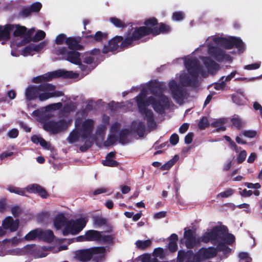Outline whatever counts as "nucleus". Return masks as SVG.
I'll list each match as a JSON object with an SVG mask.
<instances>
[{
  "label": "nucleus",
  "mask_w": 262,
  "mask_h": 262,
  "mask_svg": "<svg viewBox=\"0 0 262 262\" xmlns=\"http://www.w3.org/2000/svg\"><path fill=\"white\" fill-rule=\"evenodd\" d=\"M136 247L140 249H145L149 247L151 244L150 239H146L145 241L138 240L136 243Z\"/></svg>",
  "instance_id": "obj_32"
},
{
  "label": "nucleus",
  "mask_w": 262,
  "mask_h": 262,
  "mask_svg": "<svg viewBox=\"0 0 262 262\" xmlns=\"http://www.w3.org/2000/svg\"><path fill=\"white\" fill-rule=\"evenodd\" d=\"M202 60L204 64V67L200 66L196 58L189 57L185 58L184 64L188 74L183 72L180 74L179 80L182 85H193L198 75L206 77L208 73L213 74L219 69V65L210 58L203 57Z\"/></svg>",
  "instance_id": "obj_3"
},
{
  "label": "nucleus",
  "mask_w": 262,
  "mask_h": 262,
  "mask_svg": "<svg viewBox=\"0 0 262 262\" xmlns=\"http://www.w3.org/2000/svg\"><path fill=\"white\" fill-rule=\"evenodd\" d=\"M231 122L232 125H233L237 128H240L244 125V122L238 116L234 117L231 119Z\"/></svg>",
  "instance_id": "obj_40"
},
{
  "label": "nucleus",
  "mask_w": 262,
  "mask_h": 262,
  "mask_svg": "<svg viewBox=\"0 0 262 262\" xmlns=\"http://www.w3.org/2000/svg\"><path fill=\"white\" fill-rule=\"evenodd\" d=\"M95 41H101L103 39H105L107 38V34L104 33H102L101 31H98L96 33L94 36H90Z\"/></svg>",
  "instance_id": "obj_39"
},
{
  "label": "nucleus",
  "mask_w": 262,
  "mask_h": 262,
  "mask_svg": "<svg viewBox=\"0 0 262 262\" xmlns=\"http://www.w3.org/2000/svg\"><path fill=\"white\" fill-rule=\"evenodd\" d=\"M233 102L238 105H242L245 103L244 97L242 93H236L232 95Z\"/></svg>",
  "instance_id": "obj_35"
},
{
  "label": "nucleus",
  "mask_w": 262,
  "mask_h": 262,
  "mask_svg": "<svg viewBox=\"0 0 262 262\" xmlns=\"http://www.w3.org/2000/svg\"><path fill=\"white\" fill-rule=\"evenodd\" d=\"M48 250V248L46 247L37 248V252H34V256L36 258H41L47 256L46 251Z\"/></svg>",
  "instance_id": "obj_34"
},
{
  "label": "nucleus",
  "mask_w": 262,
  "mask_h": 262,
  "mask_svg": "<svg viewBox=\"0 0 262 262\" xmlns=\"http://www.w3.org/2000/svg\"><path fill=\"white\" fill-rule=\"evenodd\" d=\"M10 25L0 26V40L9 38L10 33Z\"/></svg>",
  "instance_id": "obj_25"
},
{
  "label": "nucleus",
  "mask_w": 262,
  "mask_h": 262,
  "mask_svg": "<svg viewBox=\"0 0 262 262\" xmlns=\"http://www.w3.org/2000/svg\"><path fill=\"white\" fill-rule=\"evenodd\" d=\"M184 236L186 239V246L188 248H193L199 242L205 243L210 242L216 245L217 248L215 249L210 247L208 248H202L195 255H193L190 251L187 253L180 251L178 252L177 262H183L185 257L187 258L186 262H200L201 260L215 256L217 250L222 251L225 254L229 253L231 249L226 245L231 244L235 241L234 235L228 233L226 228L223 226H215L208 230L198 240L196 239L195 233L191 230L185 229Z\"/></svg>",
  "instance_id": "obj_1"
},
{
  "label": "nucleus",
  "mask_w": 262,
  "mask_h": 262,
  "mask_svg": "<svg viewBox=\"0 0 262 262\" xmlns=\"http://www.w3.org/2000/svg\"><path fill=\"white\" fill-rule=\"evenodd\" d=\"M243 135L247 138H252L256 136L257 132L254 130H247L243 132Z\"/></svg>",
  "instance_id": "obj_43"
},
{
  "label": "nucleus",
  "mask_w": 262,
  "mask_h": 262,
  "mask_svg": "<svg viewBox=\"0 0 262 262\" xmlns=\"http://www.w3.org/2000/svg\"><path fill=\"white\" fill-rule=\"evenodd\" d=\"M47 45L46 41L41 42L37 45L34 44L35 52H38L41 51Z\"/></svg>",
  "instance_id": "obj_54"
},
{
  "label": "nucleus",
  "mask_w": 262,
  "mask_h": 262,
  "mask_svg": "<svg viewBox=\"0 0 262 262\" xmlns=\"http://www.w3.org/2000/svg\"><path fill=\"white\" fill-rule=\"evenodd\" d=\"M189 127V124L188 123H183L179 128V132L183 134L185 133Z\"/></svg>",
  "instance_id": "obj_61"
},
{
  "label": "nucleus",
  "mask_w": 262,
  "mask_h": 262,
  "mask_svg": "<svg viewBox=\"0 0 262 262\" xmlns=\"http://www.w3.org/2000/svg\"><path fill=\"white\" fill-rule=\"evenodd\" d=\"M105 220L100 216L93 217V225L95 227H100L105 225Z\"/></svg>",
  "instance_id": "obj_37"
},
{
  "label": "nucleus",
  "mask_w": 262,
  "mask_h": 262,
  "mask_svg": "<svg viewBox=\"0 0 262 262\" xmlns=\"http://www.w3.org/2000/svg\"><path fill=\"white\" fill-rule=\"evenodd\" d=\"M41 4L39 2H36L33 4L31 6V9L32 12H38L41 8Z\"/></svg>",
  "instance_id": "obj_52"
},
{
  "label": "nucleus",
  "mask_w": 262,
  "mask_h": 262,
  "mask_svg": "<svg viewBox=\"0 0 262 262\" xmlns=\"http://www.w3.org/2000/svg\"><path fill=\"white\" fill-rule=\"evenodd\" d=\"M25 97L27 101H31L35 99H39L38 85H29L25 90Z\"/></svg>",
  "instance_id": "obj_20"
},
{
  "label": "nucleus",
  "mask_w": 262,
  "mask_h": 262,
  "mask_svg": "<svg viewBox=\"0 0 262 262\" xmlns=\"http://www.w3.org/2000/svg\"><path fill=\"white\" fill-rule=\"evenodd\" d=\"M184 18V14L182 12H176L173 13V20L179 21L183 19Z\"/></svg>",
  "instance_id": "obj_49"
},
{
  "label": "nucleus",
  "mask_w": 262,
  "mask_h": 262,
  "mask_svg": "<svg viewBox=\"0 0 262 262\" xmlns=\"http://www.w3.org/2000/svg\"><path fill=\"white\" fill-rule=\"evenodd\" d=\"M132 129L140 135L144 129V124L140 121H134L132 125Z\"/></svg>",
  "instance_id": "obj_29"
},
{
  "label": "nucleus",
  "mask_w": 262,
  "mask_h": 262,
  "mask_svg": "<svg viewBox=\"0 0 262 262\" xmlns=\"http://www.w3.org/2000/svg\"><path fill=\"white\" fill-rule=\"evenodd\" d=\"M87 222L86 217L69 220L62 213L57 215L53 220L54 227L57 230H62V234L64 236L78 234L84 228Z\"/></svg>",
  "instance_id": "obj_7"
},
{
  "label": "nucleus",
  "mask_w": 262,
  "mask_h": 262,
  "mask_svg": "<svg viewBox=\"0 0 262 262\" xmlns=\"http://www.w3.org/2000/svg\"><path fill=\"white\" fill-rule=\"evenodd\" d=\"M110 21L115 27L118 28H124L126 26V24L123 20L116 17L110 18Z\"/></svg>",
  "instance_id": "obj_38"
},
{
  "label": "nucleus",
  "mask_w": 262,
  "mask_h": 262,
  "mask_svg": "<svg viewBox=\"0 0 262 262\" xmlns=\"http://www.w3.org/2000/svg\"><path fill=\"white\" fill-rule=\"evenodd\" d=\"M62 106V104L61 103H53L52 104H50L46 107L42 108V110H43L45 112L46 111H50L52 110H58L61 108ZM43 111H41L40 110H37L34 111L32 113V115L34 117H39L41 116L42 112Z\"/></svg>",
  "instance_id": "obj_23"
},
{
  "label": "nucleus",
  "mask_w": 262,
  "mask_h": 262,
  "mask_svg": "<svg viewBox=\"0 0 262 262\" xmlns=\"http://www.w3.org/2000/svg\"><path fill=\"white\" fill-rule=\"evenodd\" d=\"M47 45L46 41L41 42L37 45L34 44L35 52H38L41 51Z\"/></svg>",
  "instance_id": "obj_53"
},
{
  "label": "nucleus",
  "mask_w": 262,
  "mask_h": 262,
  "mask_svg": "<svg viewBox=\"0 0 262 262\" xmlns=\"http://www.w3.org/2000/svg\"><path fill=\"white\" fill-rule=\"evenodd\" d=\"M78 76V74L72 71H66L59 69L51 72L45 73L32 78V81L35 83H40L51 81L54 78L62 77L65 78H76Z\"/></svg>",
  "instance_id": "obj_11"
},
{
  "label": "nucleus",
  "mask_w": 262,
  "mask_h": 262,
  "mask_svg": "<svg viewBox=\"0 0 262 262\" xmlns=\"http://www.w3.org/2000/svg\"><path fill=\"white\" fill-rule=\"evenodd\" d=\"M169 92L176 102L182 104L187 98L186 90L179 85L176 79H171L168 82Z\"/></svg>",
  "instance_id": "obj_13"
},
{
  "label": "nucleus",
  "mask_w": 262,
  "mask_h": 262,
  "mask_svg": "<svg viewBox=\"0 0 262 262\" xmlns=\"http://www.w3.org/2000/svg\"><path fill=\"white\" fill-rule=\"evenodd\" d=\"M208 125V120L206 118H203L199 123V127L203 129H205Z\"/></svg>",
  "instance_id": "obj_48"
},
{
  "label": "nucleus",
  "mask_w": 262,
  "mask_h": 262,
  "mask_svg": "<svg viewBox=\"0 0 262 262\" xmlns=\"http://www.w3.org/2000/svg\"><path fill=\"white\" fill-rule=\"evenodd\" d=\"M105 248L103 247H96L93 249V251L95 254L102 255L105 252Z\"/></svg>",
  "instance_id": "obj_55"
},
{
  "label": "nucleus",
  "mask_w": 262,
  "mask_h": 262,
  "mask_svg": "<svg viewBox=\"0 0 262 262\" xmlns=\"http://www.w3.org/2000/svg\"><path fill=\"white\" fill-rule=\"evenodd\" d=\"M107 191H108V190L106 188L101 187V188H97L96 190H95L93 191V194L94 195H97V194L103 193H106Z\"/></svg>",
  "instance_id": "obj_59"
},
{
  "label": "nucleus",
  "mask_w": 262,
  "mask_h": 262,
  "mask_svg": "<svg viewBox=\"0 0 262 262\" xmlns=\"http://www.w3.org/2000/svg\"><path fill=\"white\" fill-rule=\"evenodd\" d=\"M26 189L27 191L31 193H38L39 195L43 198H47L48 195L46 190L40 186L36 184L28 185L26 188Z\"/></svg>",
  "instance_id": "obj_21"
},
{
  "label": "nucleus",
  "mask_w": 262,
  "mask_h": 262,
  "mask_svg": "<svg viewBox=\"0 0 262 262\" xmlns=\"http://www.w3.org/2000/svg\"><path fill=\"white\" fill-rule=\"evenodd\" d=\"M178 159L179 156L177 155L174 156L172 159H170L167 162L163 165L161 166V169L162 170H167L169 169L172 166H173L175 164V163L178 161Z\"/></svg>",
  "instance_id": "obj_36"
},
{
  "label": "nucleus",
  "mask_w": 262,
  "mask_h": 262,
  "mask_svg": "<svg viewBox=\"0 0 262 262\" xmlns=\"http://www.w3.org/2000/svg\"><path fill=\"white\" fill-rule=\"evenodd\" d=\"M253 107L256 111H259V114L262 118V106L257 102H255L253 104Z\"/></svg>",
  "instance_id": "obj_62"
},
{
  "label": "nucleus",
  "mask_w": 262,
  "mask_h": 262,
  "mask_svg": "<svg viewBox=\"0 0 262 262\" xmlns=\"http://www.w3.org/2000/svg\"><path fill=\"white\" fill-rule=\"evenodd\" d=\"M260 62L252 63L251 64L246 65L244 67V69L247 70H252L258 69L260 66Z\"/></svg>",
  "instance_id": "obj_46"
},
{
  "label": "nucleus",
  "mask_w": 262,
  "mask_h": 262,
  "mask_svg": "<svg viewBox=\"0 0 262 262\" xmlns=\"http://www.w3.org/2000/svg\"><path fill=\"white\" fill-rule=\"evenodd\" d=\"M41 235V229H36L31 231L25 236V239L28 241H31L38 238L40 239Z\"/></svg>",
  "instance_id": "obj_27"
},
{
  "label": "nucleus",
  "mask_w": 262,
  "mask_h": 262,
  "mask_svg": "<svg viewBox=\"0 0 262 262\" xmlns=\"http://www.w3.org/2000/svg\"><path fill=\"white\" fill-rule=\"evenodd\" d=\"M234 193V190L231 188H228L225 191L219 193L217 195V197L228 198Z\"/></svg>",
  "instance_id": "obj_42"
},
{
  "label": "nucleus",
  "mask_w": 262,
  "mask_h": 262,
  "mask_svg": "<svg viewBox=\"0 0 262 262\" xmlns=\"http://www.w3.org/2000/svg\"><path fill=\"white\" fill-rule=\"evenodd\" d=\"M257 157L256 154L252 152L247 159V162L249 163H253Z\"/></svg>",
  "instance_id": "obj_63"
},
{
  "label": "nucleus",
  "mask_w": 262,
  "mask_h": 262,
  "mask_svg": "<svg viewBox=\"0 0 262 262\" xmlns=\"http://www.w3.org/2000/svg\"><path fill=\"white\" fill-rule=\"evenodd\" d=\"M103 164L107 166H115L117 165V162L113 159L106 158L105 161H103Z\"/></svg>",
  "instance_id": "obj_45"
},
{
  "label": "nucleus",
  "mask_w": 262,
  "mask_h": 262,
  "mask_svg": "<svg viewBox=\"0 0 262 262\" xmlns=\"http://www.w3.org/2000/svg\"><path fill=\"white\" fill-rule=\"evenodd\" d=\"M11 211H12V213L15 216H18L21 212L20 209L18 207H14L12 208Z\"/></svg>",
  "instance_id": "obj_64"
},
{
  "label": "nucleus",
  "mask_w": 262,
  "mask_h": 262,
  "mask_svg": "<svg viewBox=\"0 0 262 262\" xmlns=\"http://www.w3.org/2000/svg\"><path fill=\"white\" fill-rule=\"evenodd\" d=\"M92 253L89 250H78L75 252V258L80 261H87L92 257Z\"/></svg>",
  "instance_id": "obj_22"
},
{
  "label": "nucleus",
  "mask_w": 262,
  "mask_h": 262,
  "mask_svg": "<svg viewBox=\"0 0 262 262\" xmlns=\"http://www.w3.org/2000/svg\"><path fill=\"white\" fill-rule=\"evenodd\" d=\"M178 239V236L176 234H172L170 236L168 248L170 251L174 252L177 250V242Z\"/></svg>",
  "instance_id": "obj_28"
},
{
  "label": "nucleus",
  "mask_w": 262,
  "mask_h": 262,
  "mask_svg": "<svg viewBox=\"0 0 262 262\" xmlns=\"http://www.w3.org/2000/svg\"><path fill=\"white\" fill-rule=\"evenodd\" d=\"M239 194L244 197H248L252 194V191L251 190H247V189H242V188L239 189Z\"/></svg>",
  "instance_id": "obj_51"
},
{
  "label": "nucleus",
  "mask_w": 262,
  "mask_h": 262,
  "mask_svg": "<svg viewBox=\"0 0 262 262\" xmlns=\"http://www.w3.org/2000/svg\"><path fill=\"white\" fill-rule=\"evenodd\" d=\"M154 255L156 257L163 258L164 256L163 249L161 248H156L154 251Z\"/></svg>",
  "instance_id": "obj_50"
},
{
  "label": "nucleus",
  "mask_w": 262,
  "mask_h": 262,
  "mask_svg": "<svg viewBox=\"0 0 262 262\" xmlns=\"http://www.w3.org/2000/svg\"><path fill=\"white\" fill-rule=\"evenodd\" d=\"M136 102L140 113L146 120L149 126L154 123V118L152 111L147 107L151 104L155 111L161 113L169 105L168 98L164 95L154 94L147 99L144 91L136 97Z\"/></svg>",
  "instance_id": "obj_5"
},
{
  "label": "nucleus",
  "mask_w": 262,
  "mask_h": 262,
  "mask_svg": "<svg viewBox=\"0 0 262 262\" xmlns=\"http://www.w3.org/2000/svg\"><path fill=\"white\" fill-rule=\"evenodd\" d=\"M99 53L100 50L97 49H95L90 52L85 53L83 58V62L86 64H91L95 58L94 56L97 55Z\"/></svg>",
  "instance_id": "obj_24"
},
{
  "label": "nucleus",
  "mask_w": 262,
  "mask_h": 262,
  "mask_svg": "<svg viewBox=\"0 0 262 262\" xmlns=\"http://www.w3.org/2000/svg\"><path fill=\"white\" fill-rule=\"evenodd\" d=\"M35 53L34 44L26 46L21 51V54L24 56L33 55Z\"/></svg>",
  "instance_id": "obj_33"
},
{
  "label": "nucleus",
  "mask_w": 262,
  "mask_h": 262,
  "mask_svg": "<svg viewBox=\"0 0 262 262\" xmlns=\"http://www.w3.org/2000/svg\"><path fill=\"white\" fill-rule=\"evenodd\" d=\"M193 135L192 133H189L185 137V143L186 144H190L192 141Z\"/></svg>",
  "instance_id": "obj_60"
},
{
  "label": "nucleus",
  "mask_w": 262,
  "mask_h": 262,
  "mask_svg": "<svg viewBox=\"0 0 262 262\" xmlns=\"http://www.w3.org/2000/svg\"><path fill=\"white\" fill-rule=\"evenodd\" d=\"M65 47H58L55 49L54 53L60 56L62 59L66 60L73 64L79 65L81 70L87 74L93 68L81 64L80 54L74 50ZM75 50H76L75 49Z\"/></svg>",
  "instance_id": "obj_9"
},
{
  "label": "nucleus",
  "mask_w": 262,
  "mask_h": 262,
  "mask_svg": "<svg viewBox=\"0 0 262 262\" xmlns=\"http://www.w3.org/2000/svg\"><path fill=\"white\" fill-rule=\"evenodd\" d=\"M10 32H13V43L17 46H22L29 42L34 29L27 31V28L19 25H10Z\"/></svg>",
  "instance_id": "obj_10"
},
{
  "label": "nucleus",
  "mask_w": 262,
  "mask_h": 262,
  "mask_svg": "<svg viewBox=\"0 0 262 262\" xmlns=\"http://www.w3.org/2000/svg\"><path fill=\"white\" fill-rule=\"evenodd\" d=\"M39 100L46 101L51 98L59 97L63 95L62 92L56 91L55 86L51 83H46L38 85Z\"/></svg>",
  "instance_id": "obj_14"
},
{
  "label": "nucleus",
  "mask_w": 262,
  "mask_h": 262,
  "mask_svg": "<svg viewBox=\"0 0 262 262\" xmlns=\"http://www.w3.org/2000/svg\"><path fill=\"white\" fill-rule=\"evenodd\" d=\"M246 157L247 152L246 150L241 151L237 158V162L239 163H242L245 160Z\"/></svg>",
  "instance_id": "obj_47"
},
{
  "label": "nucleus",
  "mask_w": 262,
  "mask_h": 262,
  "mask_svg": "<svg viewBox=\"0 0 262 262\" xmlns=\"http://www.w3.org/2000/svg\"><path fill=\"white\" fill-rule=\"evenodd\" d=\"M206 45L207 46L208 54L218 61L231 60V56L225 54L220 47L229 49L235 46L240 52H243L245 49L243 42L239 38L233 37L223 38L210 36L207 39Z\"/></svg>",
  "instance_id": "obj_4"
},
{
  "label": "nucleus",
  "mask_w": 262,
  "mask_h": 262,
  "mask_svg": "<svg viewBox=\"0 0 262 262\" xmlns=\"http://www.w3.org/2000/svg\"><path fill=\"white\" fill-rule=\"evenodd\" d=\"M70 123L71 121L63 119L57 121L50 120L44 122L43 126L46 131L52 134H56L66 129Z\"/></svg>",
  "instance_id": "obj_15"
},
{
  "label": "nucleus",
  "mask_w": 262,
  "mask_h": 262,
  "mask_svg": "<svg viewBox=\"0 0 262 262\" xmlns=\"http://www.w3.org/2000/svg\"><path fill=\"white\" fill-rule=\"evenodd\" d=\"M20 238L17 237H14L11 239H5L3 243H0V256H4L8 254H18L19 250L14 249L9 250L8 249L10 246L16 245L20 242Z\"/></svg>",
  "instance_id": "obj_17"
},
{
  "label": "nucleus",
  "mask_w": 262,
  "mask_h": 262,
  "mask_svg": "<svg viewBox=\"0 0 262 262\" xmlns=\"http://www.w3.org/2000/svg\"><path fill=\"white\" fill-rule=\"evenodd\" d=\"M18 135V131L16 128L12 129L8 133V136L11 138H16L17 137Z\"/></svg>",
  "instance_id": "obj_57"
},
{
  "label": "nucleus",
  "mask_w": 262,
  "mask_h": 262,
  "mask_svg": "<svg viewBox=\"0 0 262 262\" xmlns=\"http://www.w3.org/2000/svg\"><path fill=\"white\" fill-rule=\"evenodd\" d=\"M55 42L58 45L66 43L69 49L80 50L81 49V46L79 44L78 40L72 37L67 38L63 34L58 35Z\"/></svg>",
  "instance_id": "obj_18"
},
{
  "label": "nucleus",
  "mask_w": 262,
  "mask_h": 262,
  "mask_svg": "<svg viewBox=\"0 0 262 262\" xmlns=\"http://www.w3.org/2000/svg\"><path fill=\"white\" fill-rule=\"evenodd\" d=\"M132 31V29L129 31V33H128L127 37L126 38L122 41L123 38L121 36H116L113 39H111L108 43V45L107 46H105L103 49L102 52L103 53L106 54L108 53L109 52H113L116 50H117L118 48V43H121V47L122 48H125L126 47H128V46L132 44L134 40H136L137 39H133V40L132 42L129 44H124V41L128 37L130 33H131Z\"/></svg>",
  "instance_id": "obj_16"
},
{
  "label": "nucleus",
  "mask_w": 262,
  "mask_h": 262,
  "mask_svg": "<svg viewBox=\"0 0 262 262\" xmlns=\"http://www.w3.org/2000/svg\"><path fill=\"white\" fill-rule=\"evenodd\" d=\"M7 190L11 193H14L21 195H23L25 194V190L19 188L8 187L7 188Z\"/></svg>",
  "instance_id": "obj_41"
},
{
  "label": "nucleus",
  "mask_w": 262,
  "mask_h": 262,
  "mask_svg": "<svg viewBox=\"0 0 262 262\" xmlns=\"http://www.w3.org/2000/svg\"><path fill=\"white\" fill-rule=\"evenodd\" d=\"M210 125L216 127V131H224L225 130V127L224 125V119H217L213 120L210 124Z\"/></svg>",
  "instance_id": "obj_31"
},
{
  "label": "nucleus",
  "mask_w": 262,
  "mask_h": 262,
  "mask_svg": "<svg viewBox=\"0 0 262 262\" xmlns=\"http://www.w3.org/2000/svg\"><path fill=\"white\" fill-rule=\"evenodd\" d=\"M54 236L53 233L51 230H47L43 231L41 230V235L40 239L46 241L48 242H51L54 238Z\"/></svg>",
  "instance_id": "obj_30"
},
{
  "label": "nucleus",
  "mask_w": 262,
  "mask_h": 262,
  "mask_svg": "<svg viewBox=\"0 0 262 262\" xmlns=\"http://www.w3.org/2000/svg\"><path fill=\"white\" fill-rule=\"evenodd\" d=\"M157 19L155 18H151L144 21L145 26L132 28V31L128 37L124 41V45L130 43L133 39H139L142 37L150 34L157 35L161 33H165L169 31L170 27L168 26L161 23L158 28L157 26Z\"/></svg>",
  "instance_id": "obj_6"
},
{
  "label": "nucleus",
  "mask_w": 262,
  "mask_h": 262,
  "mask_svg": "<svg viewBox=\"0 0 262 262\" xmlns=\"http://www.w3.org/2000/svg\"><path fill=\"white\" fill-rule=\"evenodd\" d=\"M46 33L42 30L38 31L33 37L34 41H39L45 37Z\"/></svg>",
  "instance_id": "obj_44"
},
{
  "label": "nucleus",
  "mask_w": 262,
  "mask_h": 262,
  "mask_svg": "<svg viewBox=\"0 0 262 262\" xmlns=\"http://www.w3.org/2000/svg\"><path fill=\"white\" fill-rule=\"evenodd\" d=\"M114 239V236L113 234L94 230H89L84 235L77 237L78 241H97L101 243H110Z\"/></svg>",
  "instance_id": "obj_12"
},
{
  "label": "nucleus",
  "mask_w": 262,
  "mask_h": 262,
  "mask_svg": "<svg viewBox=\"0 0 262 262\" xmlns=\"http://www.w3.org/2000/svg\"><path fill=\"white\" fill-rule=\"evenodd\" d=\"M18 225V220H14L11 216H7L2 222L3 228L11 232L15 231L17 229Z\"/></svg>",
  "instance_id": "obj_19"
},
{
  "label": "nucleus",
  "mask_w": 262,
  "mask_h": 262,
  "mask_svg": "<svg viewBox=\"0 0 262 262\" xmlns=\"http://www.w3.org/2000/svg\"><path fill=\"white\" fill-rule=\"evenodd\" d=\"M170 142L172 145H176L179 142L178 135L176 134L172 135L170 138Z\"/></svg>",
  "instance_id": "obj_58"
},
{
  "label": "nucleus",
  "mask_w": 262,
  "mask_h": 262,
  "mask_svg": "<svg viewBox=\"0 0 262 262\" xmlns=\"http://www.w3.org/2000/svg\"><path fill=\"white\" fill-rule=\"evenodd\" d=\"M75 104L73 102L70 101V102H67L66 104L64 109L66 112H70V111L74 110L75 108Z\"/></svg>",
  "instance_id": "obj_56"
},
{
  "label": "nucleus",
  "mask_w": 262,
  "mask_h": 262,
  "mask_svg": "<svg viewBox=\"0 0 262 262\" xmlns=\"http://www.w3.org/2000/svg\"><path fill=\"white\" fill-rule=\"evenodd\" d=\"M108 123L109 117L103 115L102 117V124L98 126L95 136H93L92 131L94 125L93 120L86 119L84 121H80L77 119L75 122L77 130H74L70 134L68 138L69 141L70 143H74L78 141L81 138L82 141L85 142V145L81 146L80 149L82 151H84L92 145L93 141H102L103 140Z\"/></svg>",
  "instance_id": "obj_2"
},
{
  "label": "nucleus",
  "mask_w": 262,
  "mask_h": 262,
  "mask_svg": "<svg viewBox=\"0 0 262 262\" xmlns=\"http://www.w3.org/2000/svg\"><path fill=\"white\" fill-rule=\"evenodd\" d=\"M122 123L121 120H115L112 122L108 138L104 142L105 146H111L118 140L122 144H125L128 142L127 135L129 131L127 129L120 130Z\"/></svg>",
  "instance_id": "obj_8"
},
{
  "label": "nucleus",
  "mask_w": 262,
  "mask_h": 262,
  "mask_svg": "<svg viewBox=\"0 0 262 262\" xmlns=\"http://www.w3.org/2000/svg\"><path fill=\"white\" fill-rule=\"evenodd\" d=\"M31 141L35 144L39 143L45 149H48L50 147V144L40 136L37 135L33 136L31 137Z\"/></svg>",
  "instance_id": "obj_26"
}]
</instances>
